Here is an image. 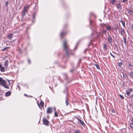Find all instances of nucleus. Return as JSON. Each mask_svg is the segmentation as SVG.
<instances>
[{"instance_id": "nucleus-41", "label": "nucleus", "mask_w": 133, "mask_h": 133, "mask_svg": "<svg viewBox=\"0 0 133 133\" xmlns=\"http://www.w3.org/2000/svg\"><path fill=\"white\" fill-rule=\"evenodd\" d=\"M2 65L1 63H0V68L2 67Z\"/></svg>"}, {"instance_id": "nucleus-22", "label": "nucleus", "mask_w": 133, "mask_h": 133, "mask_svg": "<svg viewBox=\"0 0 133 133\" xmlns=\"http://www.w3.org/2000/svg\"><path fill=\"white\" fill-rule=\"evenodd\" d=\"M44 105V102L41 101L40 103V105L42 107Z\"/></svg>"}, {"instance_id": "nucleus-42", "label": "nucleus", "mask_w": 133, "mask_h": 133, "mask_svg": "<svg viewBox=\"0 0 133 133\" xmlns=\"http://www.w3.org/2000/svg\"><path fill=\"white\" fill-rule=\"evenodd\" d=\"M131 97L133 98V94H132L131 95Z\"/></svg>"}, {"instance_id": "nucleus-1", "label": "nucleus", "mask_w": 133, "mask_h": 133, "mask_svg": "<svg viewBox=\"0 0 133 133\" xmlns=\"http://www.w3.org/2000/svg\"><path fill=\"white\" fill-rule=\"evenodd\" d=\"M67 42H68L66 41H64L63 45L64 50L65 51L67 56L69 57L71 54V50L69 48V46L67 44Z\"/></svg>"}, {"instance_id": "nucleus-11", "label": "nucleus", "mask_w": 133, "mask_h": 133, "mask_svg": "<svg viewBox=\"0 0 133 133\" xmlns=\"http://www.w3.org/2000/svg\"><path fill=\"white\" fill-rule=\"evenodd\" d=\"M129 68L130 69H132L133 68V65L130 63H129L128 64Z\"/></svg>"}, {"instance_id": "nucleus-18", "label": "nucleus", "mask_w": 133, "mask_h": 133, "mask_svg": "<svg viewBox=\"0 0 133 133\" xmlns=\"http://www.w3.org/2000/svg\"><path fill=\"white\" fill-rule=\"evenodd\" d=\"M120 22L122 23L123 26L124 27L125 26V23L123 21V20L122 19H121L120 20Z\"/></svg>"}, {"instance_id": "nucleus-34", "label": "nucleus", "mask_w": 133, "mask_h": 133, "mask_svg": "<svg viewBox=\"0 0 133 133\" xmlns=\"http://www.w3.org/2000/svg\"><path fill=\"white\" fill-rule=\"evenodd\" d=\"M8 4H9L8 2H7V1H6L5 2V6L6 7H7V6H8Z\"/></svg>"}, {"instance_id": "nucleus-14", "label": "nucleus", "mask_w": 133, "mask_h": 133, "mask_svg": "<svg viewBox=\"0 0 133 133\" xmlns=\"http://www.w3.org/2000/svg\"><path fill=\"white\" fill-rule=\"evenodd\" d=\"M119 31L120 32L121 35L122 36H123L124 34V30H120Z\"/></svg>"}, {"instance_id": "nucleus-6", "label": "nucleus", "mask_w": 133, "mask_h": 133, "mask_svg": "<svg viewBox=\"0 0 133 133\" xmlns=\"http://www.w3.org/2000/svg\"><path fill=\"white\" fill-rule=\"evenodd\" d=\"M13 34H8L7 36V37L10 40L14 41L15 39H12Z\"/></svg>"}, {"instance_id": "nucleus-43", "label": "nucleus", "mask_w": 133, "mask_h": 133, "mask_svg": "<svg viewBox=\"0 0 133 133\" xmlns=\"http://www.w3.org/2000/svg\"><path fill=\"white\" fill-rule=\"evenodd\" d=\"M131 121L132 122H133V118L131 119Z\"/></svg>"}, {"instance_id": "nucleus-16", "label": "nucleus", "mask_w": 133, "mask_h": 133, "mask_svg": "<svg viewBox=\"0 0 133 133\" xmlns=\"http://www.w3.org/2000/svg\"><path fill=\"white\" fill-rule=\"evenodd\" d=\"M2 86H3L5 88H9L8 86L6 84L5 82L4 83V85H3Z\"/></svg>"}, {"instance_id": "nucleus-38", "label": "nucleus", "mask_w": 133, "mask_h": 133, "mask_svg": "<svg viewBox=\"0 0 133 133\" xmlns=\"http://www.w3.org/2000/svg\"><path fill=\"white\" fill-rule=\"evenodd\" d=\"M35 14H34L33 15V19H35Z\"/></svg>"}, {"instance_id": "nucleus-20", "label": "nucleus", "mask_w": 133, "mask_h": 133, "mask_svg": "<svg viewBox=\"0 0 133 133\" xmlns=\"http://www.w3.org/2000/svg\"><path fill=\"white\" fill-rule=\"evenodd\" d=\"M129 75L130 76V77L131 78H132L133 77V72H130Z\"/></svg>"}, {"instance_id": "nucleus-3", "label": "nucleus", "mask_w": 133, "mask_h": 133, "mask_svg": "<svg viewBox=\"0 0 133 133\" xmlns=\"http://www.w3.org/2000/svg\"><path fill=\"white\" fill-rule=\"evenodd\" d=\"M43 123L46 126H48L49 125V122L48 120L45 118L43 119Z\"/></svg>"}, {"instance_id": "nucleus-44", "label": "nucleus", "mask_w": 133, "mask_h": 133, "mask_svg": "<svg viewBox=\"0 0 133 133\" xmlns=\"http://www.w3.org/2000/svg\"><path fill=\"white\" fill-rule=\"evenodd\" d=\"M24 95L26 96H28V95H27L26 94H24Z\"/></svg>"}, {"instance_id": "nucleus-31", "label": "nucleus", "mask_w": 133, "mask_h": 133, "mask_svg": "<svg viewBox=\"0 0 133 133\" xmlns=\"http://www.w3.org/2000/svg\"><path fill=\"white\" fill-rule=\"evenodd\" d=\"M55 116L56 117H57L58 116V114L57 112L55 111Z\"/></svg>"}, {"instance_id": "nucleus-19", "label": "nucleus", "mask_w": 133, "mask_h": 133, "mask_svg": "<svg viewBox=\"0 0 133 133\" xmlns=\"http://www.w3.org/2000/svg\"><path fill=\"white\" fill-rule=\"evenodd\" d=\"M127 10H128V12L129 14H130L131 15L133 13V12L132 10H129L128 9H127Z\"/></svg>"}, {"instance_id": "nucleus-49", "label": "nucleus", "mask_w": 133, "mask_h": 133, "mask_svg": "<svg viewBox=\"0 0 133 133\" xmlns=\"http://www.w3.org/2000/svg\"><path fill=\"white\" fill-rule=\"evenodd\" d=\"M81 59H80L79 60V62H81Z\"/></svg>"}, {"instance_id": "nucleus-27", "label": "nucleus", "mask_w": 133, "mask_h": 133, "mask_svg": "<svg viewBox=\"0 0 133 133\" xmlns=\"http://www.w3.org/2000/svg\"><path fill=\"white\" fill-rule=\"evenodd\" d=\"M126 38L124 37H123V39H124V43H125V44L126 45V44H127V43H126Z\"/></svg>"}, {"instance_id": "nucleus-47", "label": "nucleus", "mask_w": 133, "mask_h": 133, "mask_svg": "<svg viewBox=\"0 0 133 133\" xmlns=\"http://www.w3.org/2000/svg\"><path fill=\"white\" fill-rule=\"evenodd\" d=\"M8 82H9V84H10V82L9 81V80H8Z\"/></svg>"}, {"instance_id": "nucleus-10", "label": "nucleus", "mask_w": 133, "mask_h": 133, "mask_svg": "<svg viewBox=\"0 0 133 133\" xmlns=\"http://www.w3.org/2000/svg\"><path fill=\"white\" fill-rule=\"evenodd\" d=\"M11 94V92L10 91H8L6 92L5 94V95L6 96H9Z\"/></svg>"}, {"instance_id": "nucleus-24", "label": "nucleus", "mask_w": 133, "mask_h": 133, "mask_svg": "<svg viewBox=\"0 0 133 133\" xmlns=\"http://www.w3.org/2000/svg\"><path fill=\"white\" fill-rule=\"evenodd\" d=\"M67 98H66V99L65 101V103H66V105L67 106H68L69 105V102L67 101Z\"/></svg>"}, {"instance_id": "nucleus-26", "label": "nucleus", "mask_w": 133, "mask_h": 133, "mask_svg": "<svg viewBox=\"0 0 133 133\" xmlns=\"http://www.w3.org/2000/svg\"><path fill=\"white\" fill-rule=\"evenodd\" d=\"M129 125L130 127L133 129V123H130Z\"/></svg>"}, {"instance_id": "nucleus-35", "label": "nucleus", "mask_w": 133, "mask_h": 133, "mask_svg": "<svg viewBox=\"0 0 133 133\" xmlns=\"http://www.w3.org/2000/svg\"><path fill=\"white\" fill-rule=\"evenodd\" d=\"M119 96H120L121 99H122L124 98V97L123 96H122L121 95H119Z\"/></svg>"}, {"instance_id": "nucleus-4", "label": "nucleus", "mask_w": 133, "mask_h": 133, "mask_svg": "<svg viewBox=\"0 0 133 133\" xmlns=\"http://www.w3.org/2000/svg\"><path fill=\"white\" fill-rule=\"evenodd\" d=\"M52 109L51 107L48 108L46 110V113L47 114H50L52 113Z\"/></svg>"}, {"instance_id": "nucleus-46", "label": "nucleus", "mask_w": 133, "mask_h": 133, "mask_svg": "<svg viewBox=\"0 0 133 133\" xmlns=\"http://www.w3.org/2000/svg\"><path fill=\"white\" fill-rule=\"evenodd\" d=\"M38 106H39V107L40 108H40V107L39 105V104L38 103Z\"/></svg>"}, {"instance_id": "nucleus-32", "label": "nucleus", "mask_w": 133, "mask_h": 133, "mask_svg": "<svg viewBox=\"0 0 133 133\" xmlns=\"http://www.w3.org/2000/svg\"><path fill=\"white\" fill-rule=\"evenodd\" d=\"M118 66L119 67H121V65L122 64V63L121 62L119 63H118Z\"/></svg>"}, {"instance_id": "nucleus-40", "label": "nucleus", "mask_w": 133, "mask_h": 133, "mask_svg": "<svg viewBox=\"0 0 133 133\" xmlns=\"http://www.w3.org/2000/svg\"><path fill=\"white\" fill-rule=\"evenodd\" d=\"M77 45H76V47L75 48L74 50H76V48H77Z\"/></svg>"}, {"instance_id": "nucleus-13", "label": "nucleus", "mask_w": 133, "mask_h": 133, "mask_svg": "<svg viewBox=\"0 0 133 133\" xmlns=\"http://www.w3.org/2000/svg\"><path fill=\"white\" fill-rule=\"evenodd\" d=\"M116 7L119 9H122V6L119 3L117 5L116 4Z\"/></svg>"}, {"instance_id": "nucleus-5", "label": "nucleus", "mask_w": 133, "mask_h": 133, "mask_svg": "<svg viewBox=\"0 0 133 133\" xmlns=\"http://www.w3.org/2000/svg\"><path fill=\"white\" fill-rule=\"evenodd\" d=\"M132 91V90L131 88H129L126 91V94L128 96L130 95Z\"/></svg>"}, {"instance_id": "nucleus-7", "label": "nucleus", "mask_w": 133, "mask_h": 133, "mask_svg": "<svg viewBox=\"0 0 133 133\" xmlns=\"http://www.w3.org/2000/svg\"><path fill=\"white\" fill-rule=\"evenodd\" d=\"M75 118L77 119L78 121V122H79L80 123L83 127H84L85 124L84 123L82 122L80 119L77 117H75Z\"/></svg>"}, {"instance_id": "nucleus-30", "label": "nucleus", "mask_w": 133, "mask_h": 133, "mask_svg": "<svg viewBox=\"0 0 133 133\" xmlns=\"http://www.w3.org/2000/svg\"><path fill=\"white\" fill-rule=\"evenodd\" d=\"M123 74V77L124 78H126L127 77V75L124 74H123V73H122Z\"/></svg>"}, {"instance_id": "nucleus-36", "label": "nucleus", "mask_w": 133, "mask_h": 133, "mask_svg": "<svg viewBox=\"0 0 133 133\" xmlns=\"http://www.w3.org/2000/svg\"><path fill=\"white\" fill-rule=\"evenodd\" d=\"M110 54L111 56H112V57L113 58H115V56H114V55H113L111 53H110Z\"/></svg>"}, {"instance_id": "nucleus-28", "label": "nucleus", "mask_w": 133, "mask_h": 133, "mask_svg": "<svg viewBox=\"0 0 133 133\" xmlns=\"http://www.w3.org/2000/svg\"><path fill=\"white\" fill-rule=\"evenodd\" d=\"M122 2L124 3H127L128 0H122Z\"/></svg>"}, {"instance_id": "nucleus-51", "label": "nucleus", "mask_w": 133, "mask_h": 133, "mask_svg": "<svg viewBox=\"0 0 133 133\" xmlns=\"http://www.w3.org/2000/svg\"><path fill=\"white\" fill-rule=\"evenodd\" d=\"M54 109H55V110H56V108H54Z\"/></svg>"}, {"instance_id": "nucleus-25", "label": "nucleus", "mask_w": 133, "mask_h": 133, "mask_svg": "<svg viewBox=\"0 0 133 133\" xmlns=\"http://www.w3.org/2000/svg\"><path fill=\"white\" fill-rule=\"evenodd\" d=\"M115 2V0H111V3L112 5H114Z\"/></svg>"}, {"instance_id": "nucleus-21", "label": "nucleus", "mask_w": 133, "mask_h": 133, "mask_svg": "<svg viewBox=\"0 0 133 133\" xmlns=\"http://www.w3.org/2000/svg\"><path fill=\"white\" fill-rule=\"evenodd\" d=\"M0 71L2 72H4L5 71V68L4 67H2L0 69Z\"/></svg>"}, {"instance_id": "nucleus-2", "label": "nucleus", "mask_w": 133, "mask_h": 133, "mask_svg": "<svg viewBox=\"0 0 133 133\" xmlns=\"http://www.w3.org/2000/svg\"><path fill=\"white\" fill-rule=\"evenodd\" d=\"M30 6V5H26L22 11V16L23 18L24 17V16L25 15L26 13L28 12V9Z\"/></svg>"}, {"instance_id": "nucleus-9", "label": "nucleus", "mask_w": 133, "mask_h": 133, "mask_svg": "<svg viewBox=\"0 0 133 133\" xmlns=\"http://www.w3.org/2000/svg\"><path fill=\"white\" fill-rule=\"evenodd\" d=\"M108 39L109 43L110 44H111L112 42V39L111 37L109 35L108 36Z\"/></svg>"}, {"instance_id": "nucleus-29", "label": "nucleus", "mask_w": 133, "mask_h": 133, "mask_svg": "<svg viewBox=\"0 0 133 133\" xmlns=\"http://www.w3.org/2000/svg\"><path fill=\"white\" fill-rule=\"evenodd\" d=\"M75 133H81L80 132L78 129L76 130L75 131Z\"/></svg>"}, {"instance_id": "nucleus-50", "label": "nucleus", "mask_w": 133, "mask_h": 133, "mask_svg": "<svg viewBox=\"0 0 133 133\" xmlns=\"http://www.w3.org/2000/svg\"><path fill=\"white\" fill-rule=\"evenodd\" d=\"M90 23L91 24V21H90Z\"/></svg>"}, {"instance_id": "nucleus-37", "label": "nucleus", "mask_w": 133, "mask_h": 133, "mask_svg": "<svg viewBox=\"0 0 133 133\" xmlns=\"http://www.w3.org/2000/svg\"><path fill=\"white\" fill-rule=\"evenodd\" d=\"M107 31L106 30H104L103 31V33L105 34L106 33Z\"/></svg>"}, {"instance_id": "nucleus-39", "label": "nucleus", "mask_w": 133, "mask_h": 133, "mask_svg": "<svg viewBox=\"0 0 133 133\" xmlns=\"http://www.w3.org/2000/svg\"><path fill=\"white\" fill-rule=\"evenodd\" d=\"M28 63H29V64L30 63V60L29 59H28Z\"/></svg>"}, {"instance_id": "nucleus-23", "label": "nucleus", "mask_w": 133, "mask_h": 133, "mask_svg": "<svg viewBox=\"0 0 133 133\" xmlns=\"http://www.w3.org/2000/svg\"><path fill=\"white\" fill-rule=\"evenodd\" d=\"M103 47L105 50H107V45L105 44H104L103 45Z\"/></svg>"}, {"instance_id": "nucleus-15", "label": "nucleus", "mask_w": 133, "mask_h": 133, "mask_svg": "<svg viewBox=\"0 0 133 133\" xmlns=\"http://www.w3.org/2000/svg\"><path fill=\"white\" fill-rule=\"evenodd\" d=\"M106 28L109 31L111 30V27L109 25L106 26Z\"/></svg>"}, {"instance_id": "nucleus-8", "label": "nucleus", "mask_w": 133, "mask_h": 133, "mask_svg": "<svg viewBox=\"0 0 133 133\" xmlns=\"http://www.w3.org/2000/svg\"><path fill=\"white\" fill-rule=\"evenodd\" d=\"M5 82L4 80L1 77H0V84L2 86L3 85H4V83Z\"/></svg>"}, {"instance_id": "nucleus-17", "label": "nucleus", "mask_w": 133, "mask_h": 133, "mask_svg": "<svg viewBox=\"0 0 133 133\" xmlns=\"http://www.w3.org/2000/svg\"><path fill=\"white\" fill-rule=\"evenodd\" d=\"M66 34V33L64 32H63L61 33V37L62 38L63 37V36L65 35Z\"/></svg>"}, {"instance_id": "nucleus-45", "label": "nucleus", "mask_w": 133, "mask_h": 133, "mask_svg": "<svg viewBox=\"0 0 133 133\" xmlns=\"http://www.w3.org/2000/svg\"><path fill=\"white\" fill-rule=\"evenodd\" d=\"M47 118H49V115L47 116Z\"/></svg>"}, {"instance_id": "nucleus-33", "label": "nucleus", "mask_w": 133, "mask_h": 133, "mask_svg": "<svg viewBox=\"0 0 133 133\" xmlns=\"http://www.w3.org/2000/svg\"><path fill=\"white\" fill-rule=\"evenodd\" d=\"M95 66H96L97 68V69H99V66H98V65H97V64H95Z\"/></svg>"}, {"instance_id": "nucleus-48", "label": "nucleus", "mask_w": 133, "mask_h": 133, "mask_svg": "<svg viewBox=\"0 0 133 133\" xmlns=\"http://www.w3.org/2000/svg\"><path fill=\"white\" fill-rule=\"evenodd\" d=\"M74 110H77V111H78V109H74Z\"/></svg>"}, {"instance_id": "nucleus-12", "label": "nucleus", "mask_w": 133, "mask_h": 133, "mask_svg": "<svg viewBox=\"0 0 133 133\" xmlns=\"http://www.w3.org/2000/svg\"><path fill=\"white\" fill-rule=\"evenodd\" d=\"M8 60H6L5 61L4 65L5 67H8Z\"/></svg>"}]
</instances>
